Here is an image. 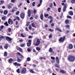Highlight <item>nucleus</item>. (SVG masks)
I'll use <instances>...</instances> for the list:
<instances>
[{
	"label": "nucleus",
	"instance_id": "nucleus-38",
	"mask_svg": "<svg viewBox=\"0 0 75 75\" xmlns=\"http://www.w3.org/2000/svg\"><path fill=\"white\" fill-rule=\"evenodd\" d=\"M75 0H71V3L72 4H74V3H75Z\"/></svg>",
	"mask_w": 75,
	"mask_h": 75
},
{
	"label": "nucleus",
	"instance_id": "nucleus-12",
	"mask_svg": "<svg viewBox=\"0 0 75 75\" xmlns=\"http://www.w3.org/2000/svg\"><path fill=\"white\" fill-rule=\"evenodd\" d=\"M68 47L70 50H71V49L73 48V45H72V44H70L69 45Z\"/></svg>",
	"mask_w": 75,
	"mask_h": 75
},
{
	"label": "nucleus",
	"instance_id": "nucleus-31",
	"mask_svg": "<svg viewBox=\"0 0 75 75\" xmlns=\"http://www.w3.org/2000/svg\"><path fill=\"white\" fill-rule=\"evenodd\" d=\"M55 67L57 68H59V65L58 64H56L55 65Z\"/></svg>",
	"mask_w": 75,
	"mask_h": 75
},
{
	"label": "nucleus",
	"instance_id": "nucleus-18",
	"mask_svg": "<svg viewBox=\"0 0 75 75\" xmlns=\"http://www.w3.org/2000/svg\"><path fill=\"white\" fill-rule=\"evenodd\" d=\"M8 13V11H7V10H5L4 11V15H7Z\"/></svg>",
	"mask_w": 75,
	"mask_h": 75
},
{
	"label": "nucleus",
	"instance_id": "nucleus-6",
	"mask_svg": "<svg viewBox=\"0 0 75 75\" xmlns=\"http://www.w3.org/2000/svg\"><path fill=\"white\" fill-rule=\"evenodd\" d=\"M6 39L7 41H9V42L11 41L12 40V38H11L10 37L8 36L6 37Z\"/></svg>",
	"mask_w": 75,
	"mask_h": 75
},
{
	"label": "nucleus",
	"instance_id": "nucleus-53",
	"mask_svg": "<svg viewBox=\"0 0 75 75\" xmlns=\"http://www.w3.org/2000/svg\"><path fill=\"white\" fill-rule=\"evenodd\" d=\"M69 30H67L65 33V34H68V33H69Z\"/></svg>",
	"mask_w": 75,
	"mask_h": 75
},
{
	"label": "nucleus",
	"instance_id": "nucleus-40",
	"mask_svg": "<svg viewBox=\"0 0 75 75\" xmlns=\"http://www.w3.org/2000/svg\"><path fill=\"white\" fill-rule=\"evenodd\" d=\"M4 3V1H3V0H1L0 1V4H3Z\"/></svg>",
	"mask_w": 75,
	"mask_h": 75
},
{
	"label": "nucleus",
	"instance_id": "nucleus-64",
	"mask_svg": "<svg viewBox=\"0 0 75 75\" xmlns=\"http://www.w3.org/2000/svg\"><path fill=\"white\" fill-rule=\"evenodd\" d=\"M41 4H40V3L39 4H38L37 5V6H38V7H40V6H41Z\"/></svg>",
	"mask_w": 75,
	"mask_h": 75
},
{
	"label": "nucleus",
	"instance_id": "nucleus-36",
	"mask_svg": "<svg viewBox=\"0 0 75 75\" xmlns=\"http://www.w3.org/2000/svg\"><path fill=\"white\" fill-rule=\"evenodd\" d=\"M31 25L33 27H34L35 28H36V26H35V25H34V23H32L31 24Z\"/></svg>",
	"mask_w": 75,
	"mask_h": 75
},
{
	"label": "nucleus",
	"instance_id": "nucleus-61",
	"mask_svg": "<svg viewBox=\"0 0 75 75\" xmlns=\"http://www.w3.org/2000/svg\"><path fill=\"white\" fill-rule=\"evenodd\" d=\"M19 11H17L16 13V15H18V14H19Z\"/></svg>",
	"mask_w": 75,
	"mask_h": 75
},
{
	"label": "nucleus",
	"instance_id": "nucleus-54",
	"mask_svg": "<svg viewBox=\"0 0 75 75\" xmlns=\"http://www.w3.org/2000/svg\"><path fill=\"white\" fill-rule=\"evenodd\" d=\"M23 4V3H21L19 4L18 5V7H20Z\"/></svg>",
	"mask_w": 75,
	"mask_h": 75
},
{
	"label": "nucleus",
	"instance_id": "nucleus-58",
	"mask_svg": "<svg viewBox=\"0 0 75 75\" xmlns=\"http://www.w3.org/2000/svg\"><path fill=\"white\" fill-rule=\"evenodd\" d=\"M51 62L52 63H55V61L54 60H53L51 61Z\"/></svg>",
	"mask_w": 75,
	"mask_h": 75
},
{
	"label": "nucleus",
	"instance_id": "nucleus-34",
	"mask_svg": "<svg viewBox=\"0 0 75 75\" xmlns=\"http://www.w3.org/2000/svg\"><path fill=\"white\" fill-rule=\"evenodd\" d=\"M48 18H49V19H50V20H53V18H52L51 16H49Z\"/></svg>",
	"mask_w": 75,
	"mask_h": 75
},
{
	"label": "nucleus",
	"instance_id": "nucleus-33",
	"mask_svg": "<svg viewBox=\"0 0 75 75\" xmlns=\"http://www.w3.org/2000/svg\"><path fill=\"white\" fill-rule=\"evenodd\" d=\"M31 43H30L28 42L27 43V45L28 47H30L31 46Z\"/></svg>",
	"mask_w": 75,
	"mask_h": 75
},
{
	"label": "nucleus",
	"instance_id": "nucleus-28",
	"mask_svg": "<svg viewBox=\"0 0 75 75\" xmlns=\"http://www.w3.org/2000/svg\"><path fill=\"white\" fill-rule=\"evenodd\" d=\"M1 18L3 21H5V20H6V17L5 16L2 17Z\"/></svg>",
	"mask_w": 75,
	"mask_h": 75
},
{
	"label": "nucleus",
	"instance_id": "nucleus-57",
	"mask_svg": "<svg viewBox=\"0 0 75 75\" xmlns=\"http://www.w3.org/2000/svg\"><path fill=\"white\" fill-rule=\"evenodd\" d=\"M0 12L2 14L3 13V11L2 9H0Z\"/></svg>",
	"mask_w": 75,
	"mask_h": 75
},
{
	"label": "nucleus",
	"instance_id": "nucleus-56",
	"mask_svg": "<svg viewBox=\"0 0 75 75\" xmlns=\"http://www.w3.org/2000/svg\"><path fill=\"white\" fill-rule=\"evenodd\" d=\"M49 16V15L48 14H45V17H47L48 16Z\"/></svg>",
	"mask_w": 75,
	"mask_h": 75
},
{
	"label": "nucleus",
	"instance_id": "nucleus-45",
	"mask_svg": "<svg viewBox=\"0 0 75 75\" xmlns=\"http://www.w3.org/2000/svg\"><path fill=\"white\" fill-rule=\"evenodd\" d=\"M32 28V27H31V25H30L29 27V30H31Z\"/></svg>",
	"mask_w": 75,
	"mask_h": 75
},
{
	"label": "nucleus",
	"instance_id": "nucleus-55",
	"mask_svg": "<svg viewBox=\"0 0 75 75\" xmlns=\"http://www.w3.org/2000/svg\"><path fill=\"white\" fill-rule=\"evenodd\" d=\"M16 19H17V20H18V21H20V18H19V17H18L16 16Z\"/></svg>",
	"mask_w": 75,
	"mask_h": 75
},
{
	"label": "nucleus",
	"instance_id": "nucleus-29",
	"mask_svg": "<svg viewBox=\"0 0 75 75\" xmlns=\"http://www.w3.org/2000/svg\"><path fill=\"white\" fill-rule=\"evenodd\" d=\"M3 28H4V26L3 25H1L0 27V31H1V30L3 29Z\"/></svg>",
	"mask_w": 75,
	"mask_h": 75
},
{
	"label": "nucleus",
	"instance_id": "nucleus-10",
	"mask_svg": "<svg viewBox=\"0 0 75 75\" xmlns=\"http://www.w3.org/2000/svg\"><path fill=\"white\" fill-rule=\"evenodd\" d=\"M55 31L57 30L58 31H59L60 33H61V32H62V30H61V29H60V28L58 27L56 28L55 29Z\"/></svg>",
	"mask_w": 75,
	"mask_h": 75
},
{
	"label": "nucleus",
	"instance_id": "nucleus-5",
	"mask_svg": "<svg viewBox=\"0 0 75 75\" xmlns=\"http://www.w3.org/2000/svg\"><path fill=\"white\" fill-rule=\"evenodd\" d=\"M10 23L11 24H13V20H11V18H9L8 21V24H10Z\"/></svg>",
	"mask_w": 75,
	"mask_h": 75
},
{
	"label": "nucleus",
	"instance_id": "nucleus-32",
	"mask_svg": "<svg viewBox=\"0 0 75 75\" xmlns=\"http://www.w3.org/2000/svg\"><path fill=\"white\" fill-rule=\"evenodd\" d=\"M4 57H7V52H4Z\"/></svg>",
	"mask_w": 75,
	"mask_h": 75
},
{
	"label": "nucleus",
	"instance_id": "nucleus-27",
	"mask_svg": "<svg viewBox=\"0 0 75 75\" xmlns=\"http://www.w3.org/2000/svg\"><path fill=\"white\" fill-rule=\"evenodd\" d=\"M4 25H6V26H8V23H7V21L6 22L4 23Z\"/></svg>",
	"mask_w": 75,
	"mask_h": 75
},
{
	"label": "nucleus",
	"instance_id": "nucleus-43",
	"mask_svg": "<svg viewBox=\"0 0 75 75\" xmlns=\"http://www.w3.org/2000/svg\"><path fill=\"white\" fill-rule=\"evenodd\" d=\"M25 43H23L21 45V47H25Z\"/></svg>",
	"mask_w": 75,
	"mask_h": 75
},
{
	"label": "nucleus",
	"instance_id": "nucleus-30",
	"mask_svg": "<svg viewBox=\"0 0 75 75\" xmlns=\"http://www.w3.org/2000/svg\"><path fill=\"white\" fill-rule=\"evenodd\" d=\"M69 14H70L71 16H72L73 15V12L72 11L69 12Z\"/></svg>",
	"mask_w": 75,
	"mask_h": 75
},
{
	"label": "nucleus",
	"instance_id": "nucleus-26",
	"mask_svg": "<svg viewBox=\"0 0 75 75\" xmlns=\"http://www.w3.org/2000/svg\"><path fill=\"white\" fill-rule=\"evenodd\" d=\"M29 71L30 73H32V74H34V71L32 70V69H30L29 70Z\"/></svg>",
	"mask_w": 75,
	"mask_h": 75
},
{
	"label": "nucleus",
	"instance_id": "nucleus-9",
	"mask_svg": "<svg viewBox=\"0 0 75 75\" xmlns=\"http://www.w3.org/2000/svg\"><path fill=\"white\" fill-rule=\"evenodd\" d=\"M13 64L15 66H17V67H20L21 66V64L18 63L17 62H15L13 63Z\"/></svg>",
	"mask_w": 75,
	"mask_h": 75
},
{
	"label": "nucleus",
	"instance_id": "nucleus-62",
	"mask_svg": "<svg viewBox=\"0 0 75 75\" xmlns=\"http://www.w3.org/2000/svg\"><path fill=\"white\" fill-rule=\"evenodd\" d=\"M51 9V8H48L47 9V11H50V10Z\"/></svg>",
	"mask_w": 75,
	"mask_h": 75
},
{
	"label": "nucleus",
	"instance_id": "nucleus-42",
	"mask_svg": "<svg viewBox=\"0 0 75 75\" xmlns=\"http://www.w3.org/2000/svg\"><path fill=\"white\" fill-rule=\"evenodd\" d=\"M1 38H2L3 39H5V37L4 36H3L2 35H1L0 37Z\"/></svg>",
	"mask_w": 75,
	"mask_h": 75
},
{
	"label": "nucleus",
	"instance_id": "nucleus-50",
	"mask_svg": "<svg viewBox=\"0 0 75 75\" xmlns=\"http://www.w3.org/2000/svg\"><path fill=\"white\" fill-rule=\"evenodd\" d=\"M35 2H33L32 3V6H35Z\"/></svg>",
	"mask_w": 75,
	"mask_h": 75
},
{
	"label": "nucleus",
	"instance_id": "nucleus-51",
	"mask_svg": "<svg viewBox=\"0 0 75 75\" xmlns=\"http://www.w3.org/2000/svg\"><path fill=\"white\" fill-rule=\"evenodd\" d=\"M51 58L52 59H53V60H55V57H51Z\"/></svg>",
	"mask_w": 75,
	"mask_h": 75
},
{
	"label": "nucleus",
	"instance_id": "nucleus-39",
	"mask_svg": "<svg viewBox=\"0 0 75 75\" xmlns=\"http://www.w3.org/2000/svg\"><path fill=\"white\" fill-rule=\"evenodd\" d=\"M27 61H31V58H30V57H28L27 58Z\"/></svg>",
	"mask_w": 75,
	"mask_h": 75
},
{
	"label": "nucleus",
	"instance_id": "nucleus-60",
	"mask_svg": "<svg viewBox=\"0 0 75 75\" xmlns=\"http://www.w3.org/2000/svg\"><path fill=\"white\" fill-rule=\"evenodd\" d=\"M27 51H28V52H30L31 51V49L28 48L27 49Z\"/></svg>",
	"mask_w": 75,
	"mask_h": 75
},
{
	"label": "nucleus",
	"instance_id": "nucleus-14",
	"mask_svg": "<svg viewBox=\"0 0 75 75\" xmlns=\"http://www.w3.org/2000/svg\"><path fill=\"white\" fill-rule=\"evenodd\" d=\"M8 44H6L4 46V48L7 50L8 48Z\"/></svg>",
	"mask_w": 75,
	"mask_h": 75
},
{
	"label": "nucleus",
	"instance_id": "nucleus-47",
	"mask_svg": "<svg viewBox=\"0 0 75 75\" xmlns=\"http://www.w3.org/2000/svg\"><path fill=\"white\" fill-rule=\"evenodd\" d=\"M21 35L22 37H25V36L23 35V34L22 33L21 34Z\"/></svg>",
	"mask_w": 75,
	"mask_h": 75
},
{
	"label": "nucleus",
	"instance_id": "nucleus-23",
	"mask_svg": "<svg viewBox=\"0 0 75 75\" xmlns=\"http://www.w3.org/2000/svg\"><path fill=\"white\" fill-rule=\"evenodd\" d=\"M17 50H18L19 51H20V52H22V51H23V50H22V49H21L20 48V47H18L17 48Z\"/></svg>",
	"mask_w": 75,
	"mask_h": 75
},
{
	"label": "nucleus",
	"instance_id": "nucleus-44",
	"mask_svg": "<svg viewBox=\"0 0 75 75\" xmlns=\"http://www.w3.org/2000/svg\"><path fill=\"white\" fill-rule=\"evenodd\" d=\"M49 30L50 31V32H53V31H54V30L51 29V28L49 29Z\"/></svg>",
	"mask_w": 75,
	"mask_h": 75
},
{
	"label": "nucleus",
	"instance_id": "nucleus-48",
	"mask_svg": "<svg viewBox=\"0 0 75 75\" xmlns=\"http://www.w3.org/2000/svg\"><path fill=\"white\" fill-rule=\"evenodd\" d=\"M8 32H10L11 31V29L10 28H8Z\"/></svg>",
	"mask_w": 75,
	"mask_h": 75
},
{
	"label": "nucleus",
	"instance_id": "nucleus-20",
	"mask_svg": "<svg viewBox=\"0 0 75 75\" xmlns=\"http://www.w3.org/2000/svg\"><path fill=\"white\" fill-rule=\"evenodd\" d=\"M17 61L18 62H21V59H20L18 57H17Z\"/></svg>",
	"mask_w": 75,
	"mask_h": 75
},
{
	"label": "nucleus",
	"instance_id": "nucleus-35",
	"mask_svg": "<svg viewBox=\"0 0 75 75\" xmlns=\"http://www.w3.org/2000/svg\"><path fill=\"white\" fill-rule=\"evenodd\" d=\"M36 50L37 51H40V50H41V48L39 47H36Z\"/></svg>",
	"mask_w": 75,
	"mask_h": 75
},
{
	"label": "nucleus",
	"instance_id": "nucleus-22",
	"mask_svg": "<svg viewBox=\"0 0 75 75\" xmlns=\"http://www.w3.org/2000/svg\"><path fill=\"white\" fill-rule=\"evenodd\" d=\"M49 52H53V49L51 47L49 49Z\"/></svg>",
	"mask_w": 75,
	"mask_h": 75
},
{
	"label": "nucleus",
	"instance_id": "nucleus-49",
	"mask_svg": "<svg viewBox=\"0 0 75 75\" xmlns=\"http://www.w3.org/2000/svg\"><path fill=\"white\" fill-rule=\"evenodd\" d=\"M69 25H67L65 26V27H66V28H69Z\"/></svg>",
	"mask_w": 75,
	"mask_h": 75
},
{
	"label": "nucleus",
	"instance_id": "nucleus-25",
	"mask_svg": "<svg viewBox=\"0 0 75 75\" xmlns=\"http://www.w3.org/2000/svg\"><path fill=\"white\" fill-rule=\"evenodd\" d=\"M65 24H68L69 23V21L68 20H66L65 21Z\"/></svg>",
	"mask_w": 75,
	"mask_h": 75
},
{
	"label": "nucleus",
	"instance_id": "nucleus-4",
	"mask_svg": "<svg viewBox=\"0 0 75 75\" xmlns=\"http://www.w3.org/2000/svg\"><path fill=\"white\" fill-rule=\"evenodd\" d=\"M26 71H27V69L25 67H24L22 69V71H21V73L23 74H25L26 72Z\"/></svg>",
	"mask_w": 75,
	"mask_h": 75
},
{
	"label": "nucleus",
	"instance_id": "nucleus-11",
	"mask_svg": "<svg viewBox=\"0 0 75 75\" xmlns=\"http://www.w3.org/2000/svg\"><path fill=\"white\" fill-rule=\"evenodd\" d=\"M28 17H30L31 16V11L30 10H29L28 11Z\"/></svg>",
	"mask_w": 75,
	"mask_h": 75
},
{
	"label": "nucleus",
	"instance_id": "nucleus-15",
	"mask_svg": "<svg viewBox=\"0 0 75 75\" xmlns=\"http://www.w3.org/2000/svg\"><path fill=\"white\" fill-rule=\"evenodd\" d=\"M56 61L57 64H59V59L58 57H56Z\"/></svg>",
	"mask_w": 75,
	"mask_h": 75
},
{
	"label": "nucleus",
	"instance_id": "nucleus-41",
	"mask_svg": "<svg viewBox=\"0 0 75 75\" xmlns=\"http://www.w3.org/2000/svg\"><path fill=\"white\" fill-rule=\"evenodd\" d=\"M61 8L60 7H59L58 8V11L59 13L61 12Z\"/></svg>",
	"mask_w": 75,
	"mask_h": 75
},
{
	"label": "nucleus",
	"instance_id": "nucleus-19",
	"mask_svg": "<svg viewBox=\"0 0 75 75\" xmlns=\"http://www.w3.org/2000/svg\"><path fill=\"white\" fill-rule=\"evenodd\" d=\"M13 59H12L11 58H10L8 60V62H9V63H11L12 62V61H13Z\"/></svg>",
	"mask_w": 75,
	"mask_h": 75
},
{
	"label": "nucleus",
	"instance_id": "nucleus-8",
	"mask_svg": "<svg viewBox=\"0 0 75 75\" xmlns=\"http://www.w3.org/2000/svg\"><path fill=\"white\" fill-rule=\"evenodd\" d=\"M20 17L21 18H22L24 19V17H25V14L24 13H23L22 12L20 14Z\"/></svg>",
	"mask_w": 75,
	"mask_h": 75
},
{
	"label": "nucleus",
	"instance_id": "nucleus-7",
	"mask_svg": "<svg viewBox=\"0 0 75 75\" xmlns=\"http://www.w3.org/2000/svg\"><path fill=\"white\" fill-rule=\"evenodd\" d=\"M40 42H41V41L40 40H39V39H38L36 42L35 44V45H36V46H38V45L40 44Z\"/></svg>",
	"mask_w": 75,
	"mask_h": 75
},
{
	"label": "nucleus",
	"instance_id": "nucleus-37",
	"mask_svg": "<svg viewBox=\"0 0 75 75\" xmlns=\"http://www.w3.org/2000/svg\"><path fill=\"white\" fill-rule=\"evenodd\" d=\"M20 69L18 68L16 70V72H17V73H20Z\"/></svg>",
	"mask_w": 75,
	"mask_h": 75
},
{
	"label": "nucleus",
	"instance_id": "nucleus-13",
	"mask_svg": "<svg viewBox=\"0 0 75 75\" xmlns=\"http://www.w3.org/2000/svg\"><path fill=\"white\" fill-rule=\"evenodd\" d=\"M59 72L62 74H66L67 71H64V70H61L59 71Z\"/></svg>",
	"mask_w": 75,
	"mask_h": 75
},
{
	"label": "nucleus",
	"instance_id": "nucleus-21",
	"mask_svg": "<svg viewBox=\"0 0 75 75\" xmlns=\"http://www.w3.org/2000/svg\"><path fill=\"white\" fill-rule=\"evenodd\" d=\"M8 8H9V9H10V8H11V3H10L8 5Z\"/></svg>",
	"mask_w": 75,
	"mask_h": 75
},
{
	"label": "nucleus",
	"instance_id": "nucleus-1",
	"mask_svg": "<svg viewBox=\"0 0 75 75\" xmlns=\"http://www.w3.org/2000/svg\"><path fill=\"white\" fill-rule=\"evenodd\" d=\"M67 59L70 62H74L75 61V57L72 55H69Z\"/></svg>",
	"mask_w": 75,
	"mask_h": 75
},
{
	"label": "nucleus",
	"instance_id": "nucleus-17",
	"mask_svg": "<svg viewBox=\"0 0 75 75\" xmlns=\"http://www.w3.org/2000/svg\"><path fill=\"white\" fill-rule=\"evenodd\" d=\"M17 54H18L19 56L20 57V58H21V59H22L23 58V55H21V53L19 52H17Z\"/></svg>",
	"mask_w": 75,
	"mask_h": 75
},
{
	"label": "nucleus",
	"instance_id": "nucleus-16",
	"mask_svg": "<svg viewBox=\"0 0 75 75\" xmlns=\"http://www.w3.org/2000/svg\"><path fill=\"white\" fill-rule=\"evenodd\" d=\"M17 9V8L16 7H13L12 9V13H14L15 11H16V10Z\"/></svg>",
	"mask_w": 75,
	"mask_h": 75
},
{
	"label": "nucleus",
	"instance_id": "nucleus-59",
	"mask_svg": "<svg viewBox=\"0 0 75 75\" xmlns=\"http://www.w3.org/2000/svg\"><path fill=\"white\" fill-rule=\"evenodd\" d=\"M15 1H16V0H11V2L12 3H14Z\"/></svg>",
	"mask_w": 75,
	"mask_h": 75
},
{
	"label": "nucleus",
	"instance_id": "nucleus-63",
	"mask_svg": "<svg viewBox=\"0 0 75 75\" xmlns=\"http://www.w3.org/2000/svg\"><path fill=\"white\" fill-rule=\"evenodd\" d=\"M53 21V19H51L50 21V23H51Z\"/></svg>",
	"mask_w": 75,
	"mask_h": 75
},
{
	"label": "nucleus",
	"instance_id": "nucleus-24",
	"mask_svg": "<svg viewBox=\"0 0 75 75\" xmlns=\"http://www.w3.org/2000/svg\"><path fill=\"white\" fill-rule=\"evenodd\" d=\"M40 19H41V20H43V14L42 13L41 15H40Z\"/></svg>",
	"mask_w": 75,
	"mask_h": 75
},
{
	"label": "nucleus",
	"instance_id": "nucleus-52",
	"mask_svg": "<svg viewBox=\"0 0 75 75\" xmlns=\"http://www.w3.org/2000/svg\"><path fill=\"white\" fill-rule=\"evenodd\" d=\"M37 12V11L36 10H35V9H34L33 10V13L34 14H35V13Z\"/></svg>",
	"mask_w": 75,
	"mask_h": 75
},
{
	"label": "nucleus",
	"instance_id": "nucleus-2",
	"mask_svg": "<svg viewBox=\"0 0 75 75\" xmlns=\"http://www.w3.org/2000/svg\"><path fill=\"white\" fill-rule=\"evenodd\" d=\"M65 39V36H64L63 37H61L59 39V42H64V40Z\"/></svg>",
	"mask_w": 75,
	"mask_h": 75
},
{
	"label": "nucleus",
	"instance_id": "nucleus-3",
	"mask_svg": "<svg viewBox=\"0 0 75 75\" xmlns=\"http://www.w3.org/2000/svg\"><path fill=\"white\" fill-rule=\"evenodd\" d=\"M62 6H64L63 11V12H65V11H66V9H67V4H65V3H62Z\"/></svg>",
	"mask_w": 75,
	"mask_h": 75
},
{
	"label": "nucleus",
	"instance_id": "nucleus-46",
	"mask_svg": "<svg viewBox=\"0 0 75 75\" xmlns=\"http://www.w3.org/2000/svg\"><path fill=\"white\" fill-rule=\"evenodd\" d=\"M50 8H52V3L50 4Z\"/></svg>",
	"mask_w": 75,
	"mask_h": 75
}]
</instances>
